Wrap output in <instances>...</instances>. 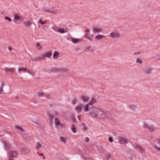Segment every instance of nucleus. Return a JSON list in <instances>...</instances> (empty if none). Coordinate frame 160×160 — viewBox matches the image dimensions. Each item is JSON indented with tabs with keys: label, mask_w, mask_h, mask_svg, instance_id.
Segmentation results:
<instances>
[{
	"label": "nucleus",
	"mask_w": 160,
	"mask_h": 160,
	"mask_svg": "<svg viewBox=\"0 0 160 160\" xmlns=\"http://www.w3.org/2000/svg\"><path fill=\"white\" fill-rule=\"evenodd\" d=\"M89 115L92 118L99 120H104L110 117V114L108 111L99 108H92Z\"/></svg>",
	"instance_id": "obj_1"
},
{
	"label": "nucleus",
	"mask_w": 160,
	"mask_h": 160,
	"mask_svg": "<svg viewBox=\"0 0 160 160\" xmlns=\"http://www.w3.org/2000/svg\"><path fill=\"white\" fill-rule=\"evenodd\" d=\"M52 54L51 52H48L44 53L40 56H37L32 59V61L33 62L43 60L45 58H50Z\"/></svg>",
	"instance_id": "obj_2"
},
{
	"label": "nucleus",
	"mask_w": 160,
	"mask_h": 160,
	"mask_svg": "<svg viewBox=\"0 0 160 160\" xmlns=\"http://www.w3.org/2000/svg\"><path fill=\"white\" fill-rule=\"evenodd\" d=\"M96 100L93 98H92L91 100L88 104L85 105L84 106V111L85 112H89V113H91V108H95V107H89L90 106L92 105L93 104L96 103Z\"/></svg>",
	"instance_id": "obj_3"
},
{
	"label": "nucleus",
	"mask_w": 160,
	"mask_h": 160,
	"mask_svg": "<svg viewBox=\"0 0 160 160\" xmlns=\"http://www.w3.org/2000/svg\"><path fill=\"white\" fill-rule=\"evenodd\" d=\"M143 127L149 132H151L155 130V127L152 125H149L146 123L144 124Z\"/></svg>",
	"instance_id": "obj_4"
},
{
	"label": "nucleus",
	"mask_w": 160,
	"mask_h": 160,
	"mask_svg": "<svg viewBox=\"0 0 160 160\" xmlns=\"http://www.w3.org/2000/svg\"><path fill=\"white\" fill-rule=\"evenodd\" d=\"M9 156L8 160H13V158L16 157L18 155V153L15 151L10 150L8 153Z\"/></svg>",
	"instance_id": "obj_5"
},
{
	"label": "nucleus",
	"mask_w": 160,
	"mask_h": 160,
	"mask_svg": "<svg viewBox=\"0 0 160 160\" xmlns=\"http://www.w3.org/2000/svg\"><path fill=\"white\" fill-rule=\"evenodd\" d=\"M109 36L113 38H119L120 37V34L118 31L115 30L111 32Z\"/></svg>",
	"instance_id": "obj_6"
},
{
	"label": "nucleus",
	"mask_w": 160,
	"mask_h": 160,
	"mask_svg": "<svg viewBox=\"0 0 160 160\" xmlns=\"http://www.w3.org/2000/svg\"><path fill=\"white\" fill-rule=\"evenodd\" d=\"M135 149L138 150L141 153L145 152L144 148L141 145L138 144H136L134 146Z\"/></svg>",
	"instance_id": "obj_7"
},
{
	"label": "nucleus",
	"mask_w": 160,
	"mask_h": 160,
	"mask_svg": "<svg viewBox=\"0 0 160 160\" xmlns=\"http://www.w3.org/2000/svg\"><path fill=\"white\" fill-rule=\"evenodd\" d=\"M14 20L15 21H22L24 19L20 13H15L13 14Z\"/></svg>",
	"instance_id": "obj_8"
},
{
	"label": "nucleus",
	"mask_w": 160,
	"mask_h": 160,
	"mask_svg": "<svg viewBox=\"0 0 160 160\" xmlns=\"http://www.w3.org/2000/svg\"><path fill=\"white\" fill-rule=\"evenodd\" d=\"M32 20H27L22 22L23 25L25 27L27 28H30L32 24Z\"/></svg>",
	"instance_id": "obj_9"
},
{
	"label": "nucleus",
	"mask_w": 160,
	"mask_h": 160,
	"mask_svg": "<svg viewBox=\"0 0 160 160\" xmlns=\"http://www.w3.org/2000/svg\"><path fill=\"white\" fill-rule=\"evenodd\" d=\"M156 142L154 147L156 150L160 152V138L157 139Z\"/></svg>",
	"instance_id": "obj_10"
},
{
	"label": "nucleus",
	"mask_w": 160,
	"mask_h": 160,
	"mask_svg": "<svg viewBox=\"0 0 160 160\" xmlns=\"http://www.w3.org/2000/svg\"><path fill=\"white\" fill-rule=\"evenodd\" d=\"M54 30L62 34L66 33L68 32V30H67L60 28H56L54 29Z\"/></svg>",
	"instance_id": "obj_11"
},
{
	"label": "nucleus",
	"mask_w": 160,
	"mask_h": 160,
	"mask_svg": "<svg viewBox=\"0 0 160 160\" xmlns=\"http://www.w3.org/2000/svg\"><path fill=\"white\" fill-rule=\"evenodd\" d=\"M119 142L121 144H126L128 143V140L127 138L124 137H120L119 138Z\"/></svg>",
	"instance_id": "obj_12"
},
{
	"label": "nucleus",
	"mask_w": 160,
	"mask_h": 160,
	"mask_svg": "<svg viewBox=\"0 0 160 160\" xmlns=\"http://www.w3.org/2000/svg\"><path fill=\"white\" fill-rule=\"evenodd\" d=\"M83 106V104H80L76 107L75 108V110L78 113H80L82 112V108Z\"/></svg>",
	"instance_id": "obj_13"
},
{
	"label": "nucleus",
	"mask_w": 160,
	"mask_h": 160,
	"mask_svg": "<svg viewBox=\"0 0 160 160\" xmlns=\"http://www.w3.org/2000/svg\"><path fill=\"white\" fill-rule=\"evenodd\" d=\"M69 69L67 68L61 67L58 68V72H69Z\"/></svg>",
	"instance_id": "obj_14"
},
{
	"label": "nucleus",
	"mask_w": 160,
	"mask_h": 160,
	"mask_svg": "<svg viewBox=\"0 0 160 160\" xmlns=\"http://www.w3.org/2000/svg\"><path fill=\"white\" fill-rule=\"evenodd\" d=\"M152 69L151 68H148L144 69L143 72L145 74L149 75L152 73Z\"/></svg>",
	"instance_id": "obj_15"
},
{
	"label": "nucleus",
	"mask_w": 160,
	"mask_h": 160,
	"mask_svg": "<svg viewBox=\"0 0 160 160\" xmlns=\"http://www.w3.org/2000/svg\"><path fill=\"white\" fill-rule=\"evenodd\" d=\"M93 35L89 33H86L84 36V37L92 41L93 38Z\"/></svg>",
	"instance_id": "obj_16"
},
{
	"label": "nucleus",
	"mask_w": 160,
	"mask_h": 160,
	"mask_svg": "<svg viewBox=\"0 0 160 160\" xmlns=\"http://www.w3.org/2000/svg\"><path fill=\"white\" fill-rule=\"evenodd\" d=\"M82 100L85 102H87L89 100V98L88 97L84 95H82L81 97Z\"/></svg>",
	"instance_id": "obj_17"
},
{
	"label": "nucleus",
	"mask_w": 160,
	"mask_h": 160,
	"mask_svg": "<svg viewBox=\"0 0 160 160\" xmlns=\"http://www.w3.org/2000/svg\"><path fill=\"white\" fill-rule=\"evenodd\" d=\"M54 123L57 127H58L61 125V122L59 119L57 118H55Z\"/></svg>",
	"instance_id": "obj_18"
},
{
	"label": "nucleus",
	"mask_w": 160,
	"mask_h": 160,
	"mask_svg": "<svg viewBox=\"0 0 160 160\" xmlns=\"http://www.w3.org/2000/svg\"><path fill=\"white\" fill-rule=\"evenodd\" d=\"M48 72L50 73H55L56 72H58V68H52L49 70Z\"/></svg>",
	"instance_id": "obj_19"
},
{
	"label": "nucleus",
	"mask_w": 160,
	"mask_h": 160,
	"mask_svg": "<svg viewBox=\"0 0 160 160\" xmlns=\"http://www.w3.org/2000/svg\"><path fill=\"white\" fill-rule=\"evenodd\" d=\"M93 32L94 33H98L102 31L101 29L97 28H94L93 29Z\"/></svg>",
	"instance_id": "obj_20"
},
{
	"label": "nucleus",
	"mask_w": 160,
	"mask_h": 160,
	"mask_svg": "<svg viewBox=\"0 0 160 160\" xmlns=\"http://www.w3.org/2000/svg\"><path fill=\"white\" fill-rule=\"evenodd\" d=\"M3 143L5 146V148L6 149H8L10 148V145L7 142L5 141L3 142Z\"/></svg>",
	"instance_id": "obj_21"
},
{
	"label": "nucleus",
	"mask_w": 160,
	"mask_h": 160,
	"mask_svg": "<svg viewBox=\"0 0 160 160\" xmlns=\"http://www.w3.org/2000/svg\"><path fill=\"white\" fill-rule=\"evenodd\" d=\"M52 8L44 7L43 8V10L46 12L51 13Z\"/></svg>",
	"instance_id": "obj_22"
},
{
	"label": "nucleus",
	"mask_w": 160,
	"mask_h": 160,
	"mask_svg": "<svg viewBox=\"0 0 160 160\" xmlns=\"http://www.w3.org/2000/svg\"><path fill=\"white\" fill-rule=\"evenodd\" d=\"M105 38V37L103 35H98L95 37V38L97 40H100Z\"/></svg>",
	"instance_id": "obj_23"
},
{
	"label": "nucleus",
	"mask_w": 160,
	"mask_h": 160,
	"mask_svg": "<svg viewBox=\"0 0 160 160\" xmlns=\"http://www.w3.org/2000/svg\"><path fill=\"white\" fill-rule=\"evenodd\" d=\"M21 151L22 153L25 154L28 153L29 152V150L27 148H24L22 149Z\"/></svg>",
	"instance_id": "obj_24"
},
{
	"label": "nucleus",
	"mask_w": 160,
	"mask_h": 160,
	"mask_svg": "<svg viewBox=\"0 0 160 160\" xmlns=\"http://www.w3.org/2000/svg\"><path fill=\"white\" fill-rule=\"evenodd\" d=\"M26 72H28L32 76H34L35 75V72L33 70H30L27 68Z\"/></svg>",
	"instance_id": "obj_25"
},
{
	"label": "nucleus",
	"mask_w": 160,
	"mask_h": 160,
	"mask_svg": "<svg viewBox=\"0 0 160 160\" xmlns=\"http://www.w3.org/2000/svg\"><path fill=\"white\" fill-rule=\"evenodd\" d=\"M14 69L13 68H6L5 69V71L7 72H10L11 73H12L14 72Z\"/></svg>",
	"instance_id": "obj_26"
},
{
	"label": "nucleus",
	"mask_w": 160,
	"mask_h": 160,
	"mask_svg": "<svg viewBox=\"0 0 160 160\" xmlns=\"http://www.w3.org/2000/svg\"><path fill=\"white\" fill-rule=\"evenodd\" d=\"M71 130L74 133H76L77 132V128L74 124H72L71 126Z\"/></svg>",
	"instance_id": "obj_27"
},
{
	"label": "nucleus",
	"mask_w": 160,
	"mask_h": 160,
	"mask_svg": "<svg viewBox=\"0 0 160 160\" xmlns=\"http://www.w3.org/2000/svg\"><path fill=\"white\" fill-rule=\"evenodd\" d=\"M80 40L81 39H76L75 38H72V42L74 43H79Z\"/></svg>",
	"instance_id": "obj_28"
},
{
	"label": "nucleus",
	"mask_w": 160,
	"mask_h": 160,
	"mask_svg": "<svg viewBox=\"0 0 160 160\" xmlns=\"http://www.w3.org/2000/svg\"><path fill=\"white\" fill-rule=\"evenodd\" d=\"M4 83H2L0 87V94H1L3 92V87L4 86Z\"/></svg>",
	"instance_id": "obj_29"
},
{
	"label": "nucleus",
	"mask_w": 160,
	"mask_h": 160,
	"mask_svg": "<svg viewBox=\"0 0 160 160\" xmlns=\"http://www.w3.org/2000/svg\"><path fill=\"white\" fill-rule=\"evenodd\" d=\"M59 53L58 52H55L53 54V58L54 59L57 58L59 57Z\"/></svg>",
	"instance_id": "obj_30"
},
{
	"label": "nucleus",
	"mask_w": 160,
	"mask_h": 160,
	"mask_svg": "<svg viewBox=\"0 0 160 160\" xmlns=\"http://www.w3.org/2000/svg\"><path fill=\"white\" fill-rule=\"evenodd\" d=\"M129 108L133 111H135L137 108V107L136 106L134 105H131L129 106Z\"/></svg>",
	"instance_id": "obj_31"
},
{
	"label": "nucleus",
	"mask_w": 160,
	"mask_h": 160,
	"mask_svg": "<svg viewBox=\"0 0 160 160\" xmlns=\"http://www.w3.org/2000/svg\"><path fill=\"white\" fill-rule=\"evenodd\" d=\"M51 13H52L53 14L56 15L58 13V11L57 9H53L52 8Z\"/></svg>",
	"instance_id": "obj_32"
},
{
	"label": "nucleus",
	"mask_w": 160,
	"mask_h": 160,
	"mask_svg": "<svg viewBox=\"0 0 160 160\" xmlns=\"http://www.w3.org/2000/svg\"><path fill=\"white\" fill-rule=\"evenodd\" d=\"M15 128L20 130V131H21V132H23V128L20 126H19V125H16V126H15Z\"/></svg>",
	"instance_id": "obj_33"
},
{
	"label": "nucleus",
	"mask_w": 160,
	"mask_h": 160,
	"mask_svg": "<svg viewBox=\"0 0 160 160\" xmlns=\"http://www.w3.org/2000/svg\"><path fill=\"white\" fill-rule=\"evenodd\" d=\"M36 47L39 50H42V47L40 45V44L39 43H38L36 44Z\"/></svg>",
	"instance_id": "obj_34"
},
{
	"label": "nucleus",
	"mask_w": 160,
	"mask_h": 160,
	"mask_svg": "<svg viewBox=\"0 0 160 160\" xmlns=\"http://www.w3.org/2000/svg\"><path fill=\"white\" fill-rule=\"evenodd\" d=\"M44 93L43 92H39L37 93L38 96L39 97L44 96Z\"/></svg>",
	"instance_id": "obj_35"
},
{
	"label": "nucleus",
	"mask_w": 160,
	"mask_h": 160,
	"mask_svg": "<svg viewBox=\"0 0 160 160\" xmlns=\"http://www.w3.org/2000/svg\"><path fill=\"white\" fill-rule=\"evenodd\" d=\"M136 62L137 63H138L139 64H142V61L140 58H138L136 59Z\"/></svg>",
	"instance_id": "obj_36"
},
{
	"label": "nucleus",
	"mask_w": 160,
	"mask_h": 160,
	"mask_svg": "<svg viewBox=\"0 0 160 160\" xmlns=\"http://www.w3.org/2000/svg\"><path fill=\"white\" fill-rule=\"evenodd\" d=\"M27 69V68H19L18 70V72H20L22 71H23L24 72H26Z\"/></svg>",
	"instance_id": "obj_37"
},
{
	"label": "nucleus",
	"mask_w": 160,
	"mask_h": 160,
	"mask_svg": "<svg viewBox=\"0 0 160 160\" xmlns=\"http://www.w3.org/2000/svg\"><path fill=\"white\" fill-rule=\"evenodd\" d=\"M41 147L42 145L39 142H38L37 143V147L36 148L37 149H39Z\"/></svg>",
	"instance_id": "obj_38"
},
{
	"label": "nucleus",
	"mask_w": 160,
	"mask_h": 160,
	"mask_svg": "<svg viewBox=\"0 0 160 160\" xmlns=\"http://www.w3.org/2000/svg\"><path fill=\"white\" fill-rule=\"evenodd\" d=\"M24 138L25 140L27 141H29L31 140V137L29 136H26Z\"/></svg>",
	"instance_id": "obj_39"
},
{
	"label": "nucleus",
	"mask_w": 160,
	"mask_h": 160,
	"mask_svg": "<svg viewBox=\"0 0 160 160\" xmlns=\"http://www.w3.org/2000/svg\"><path fill=\"white\" fill-rule=\"evenodd\" d=\"M60 140H61V141L63 142L64 143H66V139L64 137H61L60 138Z\"/></svg>",
	"instance_id": "obj_40"
},
{
	"label": "nucleus",
	"mask_w": 160,
	"mask_h": 160,
	"mask_svg": "<svg viewBox=\"0 0 160 160\" xmlns=\"http://www.w3.org/2000/svg\"><path fill=\"white\" fill-rule=\"evenodd\" d=\"M111 156L110 153H108L106 155V158L109 159L111 158Z\"/></svg>",
	"instance_id": "obj_41"
},
{
	"label": "nucleus",
	"mask_w": 160,
	"mask_h": 160,
	"mask_svg": "<svg viewBox=\"0 0 160 160\" xmlns=\"http://www.w3.org/2000/svg\"><path fill=\"white\" fill-rule=\"evenodd\" d=\"M48 116H49V118L50 119V121L52 122L53 119V116L51 114H49Z\"/></svg>",
	"instance_id": "obj_42"
},
{
	"label": "nucleus",
	"mask_w": 160,
	"mask_h": 160,
	"mask_svg": "<svg viewBox=\"0 0 160 160\" xmlns=\"http://www.w3.org/2000/svg\"><path fill=\"white\" fill-rule=\"evenodd\" d=\"M39 22H40L41 24H42V25L45 24L46 23V21H42L41 20H40L39 21Z\"/></svg>",
	"instance_id": "obj_43"
},
{
	"label": "nucleus",
	"mask_w": 160,
	"mask_h": 160,
	"mask_svg": "<svg viewBox=\"0 0 160 160\" xmlns=\"http://www.w3.org/2000/svg\"><path fill=\"white\" fill-rule=\"evenodd\" d=\"M4 19L5 20H8L10 22H11L12 21V19L8 17H4Z\"/></svg>",
	"instance_id": "obj_44"
},
{
	"label": "nucleus",
	"mask_w": 160,
	"mask_h": 160,
	"mask_svg": "<svg viewBox=\"0 0 160 160\" xmlns=\"http://www.w3.org/2000/svg\"><path fill=\"white\" fill-rule=\"evenodd\" d=\"M78 102L77 99H74L72 101V103L73 104H75Z\"/></svg>",
	"instance_id": "obj_45"
},
{
	"label": "nucleus",
	"mask_w": 160,
	"mask_h": 160,
	"mask_svg": "<svg viewBox=\"0 0 160 160\" xmlns=\"http://www.w3.org/2000/svg\"><path fill=\"white\" fill-rule=\"evenodd\" d=\"M53 114L55 116H58L59 115V113L58 112L56 111L53 112Z\"/></svg>",
	"instance_id": "obj_46"
},
{
	"label": "nucleus",
	"mask_w": 160,
	"mask_h": 160,
	"mask_svg": "<svg viewBox=\"0 0 160 160\" xmlns=\"http://www.w3.org/2000/svg\"><path fill=\"white\" fill-rule=\"evenodd\" d=\"M46 97L48 99H50L51 98V96L49 94H47L46 95Z\"/></svg>",
	"instance_id": "obj_47"
},
{
	"label": "nucleus",
	"mask_w": 160,
	"mask_h": 160,
	"mask_svg": "<svg viewBox=\"0 0 160 160\" xmlns=\"http://www.w3.org/2000/svg\"><path fill=\"white\" fill-rule=\"evenodd\" d=\"M109 140L110 142H112L113 141V139L112 138L110 137L109 138Z\"/></svg>",
	"instance_id": "obj_48"
},
{
	"label": "nucleus",
	"mask_w": 160,
	"mask_h": 160,
	"mask_svg": "<svg viewBox=\"0 0 160 160\" xmlns=\"http://www.w3.org/2000/svg\"><path fill=\"white\" fill-rule=\"evenodd\" d=\"M61 125V127L62 128H65L66 127V125L64 124H61V125Z\"/></svg>",
	"instance_id": "obj_49"
},
{
	"label": "nucleus",
	"mask_w": 160,
	"mask_h": 160,
	"mask_svg": "<svg viewBox=\"0 0 160 160\" xmlns=\"http://www.w3.org/2000/svg\"><path fill=\"white\" fill-rule=\"evenodd\" d=\"M141 53L140 52H135L133 53L134 55H139Z\"/></svg>",
	"instance_id": "obj_50"
},
{
	"label": "nucleus",
	"mask_w": 160,
	"mask_h": 160,
	"mask_svg": "<svg viewBox=\"0 0 160 160\" xmlns=\"http://www.w3.org/2000/svg\"><path fill=\"white\" fill-rule=\"evenodd\" d=\"M89 141V139L87 138V137H86V138H85V141L86 142H88Z\"/></svg>",
	"instance_id": "obj_51"
},
{
	"label": "nucleus",
	"mask_w": 160,
	"mask_h": 160,
	"mask_svg": "<svg viewBox=\"0 0 160 160\" xmlns=\"http://www.w3.org/2000/svg\"><path fill=\"white\" fill-rule=\"evenodd\" d=\"M83 130H84L85 131H86L87 130L88 128L86 126L83 127Z\"/></svg>",
	"instance_id": "obj_52"
},
{
	"label": "nucleus",
	"mask_w": 160,
	"mask_h": 160,
	"mask_svg": "<svg viewBox=\"0 0 160 160\" xmlns=\"http://www.w3.org/2000/svg\"><path fill=\"white\" fill-rule=\"evenodd\" d=\"M72 122H76V120L74 118H72Z\"/></svg>",
	"instance_id": "obj_53"
},
{
	"label": "nucleus",
	"mask_w": 160,
	"mask_h": 160,
	"mask_svg": "<svg viewBox=\"0 0 160 160\" xmlns=\"http://www.w3.org/2000/svg\"><path fill=\"white\" fill-rule=\"evenodd\" d=\"M82 117V116L81 115H79L78 117V119L80 120V121H81V118Z\"/></svg>",
	"instance_id": "obj_54"
},
{
	"label": "nucleus",
	"mask_w": 160,
	"mask_h": 160,
	"mask_svg": "<svg viewBox=\"0 0 160 160\" xmlns=\"http://www.w3.org/2000/svg\"><path fill=\"white\" fill-rule=\"evenodd\" d=\"M39 155L40 156H43L44 155L42 153H39Z\"/></svg>",
	"instance_id": "obj_55"
},
{
	"label": "nucleus",
	"mask_w": 160,
	"mask_h": 160,
	"mask_svg": "<svg viewBox=\"0 0 160 160\" xmlns=\"http://www.w3.org/2000/svg\"><path fill=\"white\" fill-rule=\"evenodd\" d=\"M8 49L10 51H11L12 50V48L11 47H9L8 48Z\"/></svg>",
	"instance_id": "obj_56"
},
{
	"label": "nucleus",
	"mask_w": 160,
	"mask_h": 160,
	"mask_svg": "<svg viewBox=\"0 0 160 160\" xmlns=\"http://www.w3.org/2000/svg\"><path fill=\"white\" fill-rule=\"evenodd\" d=\"M90 48V47H87V48H86V49H87V50H89Z\"/></svg>",
	"instance_id": "obj_57"
},
{
	"label": "nucleus",
	"mask_w": 160,
	"mask_h": 160,
	"mask_svg": "<svg viewBox=\"0 0 160 160\" xmlns=\"http://www.w3.org/2000/svg\"><path fill=\"white\" fill-rule=\"evenodd\" d=\"M82 126H83V127H85V126H85V124H84V123H82Z\"/></svg>",
	"instance_id": "obj_58"
},
{
	"label": "nucleus",
	"mask_w": 160,
	"mask_h": 160,
	"mask_svg": "<svg viewBox=\"0 0 160 160\" xmlns=\"http://www.w3.org/2000/svg\"><path fill=\"white\" fill-rule=\"evenodd\" d=\"M89 29H87V31H87V32H89Z\"/></svg>",
	"instance_id": "obj_59"
},
{
	"label": "nucleus",
	"mask_w": 160,
	"mask_h": 160,
	"mask_svg": "<svg viewBox=\"0 0 160 160\" xmlns=\"http://www.w3.org/2000/svg\"><path fill=\"white\" fill-rule=\"evenodd\" d=\"M16 99H18L19 98V97L18 96H17L16 97Z\"/></svg>",
	"instance_id": "obj_60"
},
{
	"label": "nucleus",
	"mask_w": 160,
	"mask_h": 160,
	"mask_svg": "<svg viewBox=\"0 0 160 160\" xmlns=\"http://www.w3.org/2000/svg\"><path fill=\"white\" fill-rule=\"evenodd\" d=\"M43 159H45V157H44H44H43Z\"/></svg>",
	"instance_id": "obj_61"
}]
</instances>
